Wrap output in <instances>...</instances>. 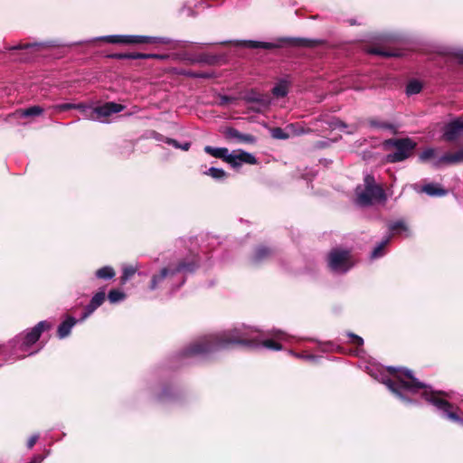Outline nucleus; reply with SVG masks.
Segmentation results:
<instances>
[{
	"mask_svg": "<svg viewBox=\"0 0 463 463\" xmlns=\"http://www.w3.org/2000/svg\"><path fill=\"white\" fill-rule=\"evenodd\" d=\"M256 331L244 326L232 330L205 335L187 348L186 354L197 355L227 348L231 345L241 344L250 347H265L272 350H280L281 345L278 341H287L289 335L280 330L269 333L271 339L259 341L253 336Z\"/></svg>",
	"mask_w": 463,
	"mask_h": 463,
	"instance_id": "nucleus-1",
	"label": "nucleus"
},
{
	"mask_svg": "<svg viewBox=\"0 0 463 463\" xmlns=\"http://www.w3.org/2000/svg\"><path fill=\"white\" fill-rule=\"evenodd\" d=\"M388 371L392 375V379L383 378L382 382L399 398L411 402L407 395H413L422 391L421 395L424 399L441 411L447 418L455 421L459 420L456 413L450 411L451 405L439 396L440 393L434 392L430 387L419 382L412 375L411 371L395 367H389Z\"/></svg>",
	"mask_w": 463,
	"mask_h": 463,
	"instance_id": "nucleus-2",
	"label": "nucleus"
},
{
	"mask_svg": "<svg viewBox=\"0 0 463 463\" xmlns=\"http://www.w3.org/2000/svg\"><path fill=\"white\" fill-rule=\"evenodd\" d=\"M194 265L180 262L175 266H169L161 269L160 273L153 276L150 289L157 288L165 281L171 288H177L184 283V272L193 271Z\"/></svg>",
	"mask_w": 463,
	"mask_h": 463,
	"instance_id": "nucleus-3",
	"label": "nucleus"
},
{
	"mask_svg": "<svg viewBox=\"0 0 463 463\" xmlns=\"http://www.w3.org/2000/svg\"><path fill=\"white\" fill-rule=\"evenodd\" d=\"M355 202L360 206H368L376 202L386 201V194L383 189L375 184L374 177L365 175L364 184L355 188Z\"/></svg>",
	"mask_w": 463,
	"mask_h": 463,
	"instance_id": "nucleus-4",
	"label": "nucleus"
},
{
	"mask_svg": "<svg viewBox=\"0 0 463 463\" xmlns=\"http://www.w3.org/2000/svg\"><path fill=\"white\" fill-rule=\"evenodd\" d=\"M388 144L395 147V151L386 156L387 162L390 163L401 162L408 158L416 146V143L410 138L389 140Z\"/></svg>",
	"mask_w": 463,
	"mask_h": 463,
	"instance_id": "nucleus-5",
	"label": "nucleus"
},
{
	"mask_svg": "<svg viewBox=\"0 0 463 463\" xmlns=\"http://www.w3.org/2000/svg\"><path fill=\"white\" fill-rule=\"evenodd\" d=\"M330 269L337 273H345L354 265L350 252L344 250H333L328 256Z\"/></svg>",
	"mask_w": 463,
	"mask_h": 463,
	"instance_id": "nucleus-6",
	"label": "nucleus"
},
{
	"mask_svg": "<svg viewBox=\"0 0 463 463\" xmlns=\"http://www.w3.org/2000/svg\"><path fill=\"white\" fill-rule=\"evenodd\" d=\"M225 162L233 167L241 165L242 164L255 165L257 163L256 157L243 150H234L232 153L227 152Z\"/></svg>",
	"mask_w": 463,
	"mask_h": 463,
	"instance_id": "nucleus-7",
	"label": "nucleus"
},
{
	"mask_svg": "<svg viewBox=\"0 0 463 463\" xmlns=\"http://www.w3.org/2000/svg\"><path fill=\"white\" fill-rule=\"evenodd\" d=\"M52 325L47 321L39 322L30 331H27L24 335L23 346H30L36 343L43 331L49 330Z\"/></svg>",
	"mask_w": 463,
	"mask_h": 463,
	"instance_id": "nucleus-8",
	"label": "nucleus"
},
{
	"mask_svg": "<svg viewBox=\"0 0 463 463\" xmlns=\"http://www.w3.org/2000/svg\"><path fill=\"white\" fill-rule=\"evenodd\" d=\"M123 109L124 106L115 102H107L102 106L95 107V115L98 117L96 121L105 122L106 118Z\"/></svg>",
	"mask_w": 463,
	"mask_h": 463,
	"instance_id": "nucleus-9",
	"label": "nucleus"
},
{
	"mask_svg": "<svg viewBox=\"0 0 463 463\" xmlns=\"http://www.w3.org/2000/svg\"><path fill=\"white\" fill-rule=\"evenodd\" d=\"M463 133V120L456 118L444 127L443 138L447 141H454Z\"/></svg>",
	"mask_w": 463,
	"mask_h": 463,
	"instance_id": "nucleus-10",
	"label": "nucleus"
},
{
	"mask_svg": "<svg viewBox=\"0 0 463 463\" xmlns=\"http://www.w3.org/2000/svg\"><path fill=\"white\" fill-rule=\"evenodd\" d=\"M170 43H171V40L169 38H165V37L127 35V44H137V43L168 44Z\"/></svg>",
	"mask_w": 463,
	"mask_h": 463,
	"instance_id": "nucleus-11",
	"label": "nucleus"
},
{
	"mask_svg": "<svg viewBox=\"0 0 463 463\" xmlns=\"http://www.w3.org/2000/svg\"><path fill=\"white\" fill-rule=\"evenodd\" d=\"M463 162V147L454 153H446L436 161L433 165L439 167L441 165H454Z\"/></svg>",
	"mask_w": 463,
	"mask_h": 463,
	"instance_id": "nucleus-12",
	"label": "nucleus"
},
{
	"mask_svg": "<svg viewBox=\"0 0 463 463\" xmlns=\"http://www.w3.org/2000/svg\"><path fill=\"white\" fill-rule=\"evenodd\" d=\"M105 300V292L99 291L96 293L90 304L87 306L85 312L80 319V321L85 320L90 315H91Z\"/></svg>",
	"mask_w": 463,
	"mask_h": 463,
	"instance_id": "nucleus-13",
	"label": "nucleus"
},
{
	"mask_svg": "<svg viewBox=\"0 0 463 463\" xmlns=\"http://www.w3.org/2000/svg\"><path fill=\"white\" fill-rule=\"evenodd\" d=\"M225 137L230 139H237L240 142L252 144L255 142V137L250 134H242L235 128H228L224 131Z\"/></svg>",
	"mask_w": 463,
	"mask_h": 463,
	"instance_id": "nucleus-14",
	"label": "nucleus"
},
{
	"mask_svg": "<svg viewBox=\"0 0 463 463\" xmlns=\"http://www.w3.org/2000/svg\"><path fill=\"white\" fill-rule=\"evenodd\" d=\"M78 320L74 317H69L65 321H63L58 327V336L60 338H64L68 336L71 333V328L76 325Z\"/></svg>",
	"mask_w": 463,
	"mask_h": 463,
	"instance_id": "nucleus-15",
	"label": "nucleus"
},
{
	"mask_svg": "<svg viewBox=\"0 0 463 463\" xmlns=\"http://www.w3.org/2000/svg\"><path fill=\"white\" fill-rule=\"evenodd\" d=\"M421 192L430 196H444L447 194V191L436 184H428L423 185Z\"/></svg>",
	"mask_w": 463,
	"mask_h": 463,
	"instance_id": "nucleus-16",
	"label": "nucleus"
},
{
	"mask_svg": "<svg viewBox=\"0 0 463 463\" xmlns=\"http://www.w3.org/2000/svg\"><path fill=\"white\" fill-rule=\"evenodd\" d=\"M115 57L119 59H164L165 55L160 54H151V53H140V52H133V53H122L117 54Z\"/></svg>",
	"mask_w": 463,
	"mask_h": 463,
	"instance_id": "nucleus-17",
	"label": "nucleus"
},
{
	"mask_svg": "<svg viewBox=\"0 0 463 463\" xmlns=\"http://www.w3.org/2000/svg\"><path fill=\"white\" fill-rule=\"evenodd\" d=\"M204 151H205V153H207L208 155H210L213 157L221 158L223 161H225L228 149L225 147H213L211 146H206L204 147Z\"/></svg>",
	"mask_w": 463,
	"mask_h": 463,
	"instance_id": "nucleus-18",
	"label": "nucleus"
},
{
	"mask_svg": "<svg viewBox=\"0 0 463 463\" xmlns=\"http://www.w3.org/2000/svg\"><path fill=\"white\" fill-rule=\"evenodd\" d=\"M100 40L109 43H122L127 44V35H107L93 39L92 41Z\"/></svg>",
	"mask_w": 463,
	"mask_h": 463,
	"instance_id": "nucleus-19",
	"label": "nucleus"
},
{
	"mask_svg": "<svg viewBox=\"0 0 463 463\" xmlns=\"http://www.w3.org/2000/svg\"><path fill=\"white\" fill-rule=\"evenodd\" d=\"M115 276L114 269L109 266H105L96 271V277L101 279H110Z\"/></svg>",
	"mask_w": 463,
	"mask_h": 463,
	"instance_id": "nucleus-20",
	"label": "nucleus"
},
{
	"mask_svg": "<svg viewBox=\"0 0 463 463\" xmlns=\"http://www.w3.org/2000/svg\"><path fill=\"white\" fill-rule=\"evenodd\" d=\"M272 93L276 97H285L288 94V83L285 80L279 82L273 89Z\"/></svg>",
	"mask_w": 463,
	"mask_h": 463,
	"instance_id": "nucleus-21",
	"label": "nucleus"
},
{
	"mask_svg": "<svg viewBox=\"0 0 463 463\" xmlns=\"http://www.w3.org/2000/svg\"><path fill=\"white\" fill-rule=\"evenodd\" d=\"M270 135L275 139H288L290 137V133H288L287 127L285 128H274L270 130Z\"/></svg>",
	"mask_w": 463,
	"mask_h": 463,
	"instance_id": "nucleus-22",
	"label": "nucleus"
},
{
	"mask_svg": "<svg viewBox=\"0 0 463 463\" xmlns=\"http://www.w3.org/2000/svg\"><path fill=\"white\" fill-rule=\"evenodd\" d=\"M390 236L386 237L381 243H379L372 251L371 258L376 259L383 255V249L390 241Z\"/></svg>",
	"mask_w": 463,
	"mask_h": 463,
	"instance_id": "nucleus-23",
	"label": "nucleus"
},
{
	"mask_svg": "<svg viewBox=\"0 0 463 463\" xmlns=\"http://www.w3.org/2000/svg\"><path fill=\"white\" fill-rule=\"evenodd\" d=\"M422 85L418 80H411L407 84L406 93L407 95H414L420 92Z\"/></svg>",
	"mask_w": 463,
	"mask_h": 463,
	"instance_id": "nucleus-24",
	"label": "nucleus"
},
{
	"mask_svg": "<svg viewBox=\"0 0 463 463\" xmlns=\"http://www.w3.org/2000/svg\"><path fill=\"white\" fill-rule=\"evenodd\" d=\"M125 297L126 296H125L124 292L118 290V289H112L109 291L108 298L110 303L114 304V303H118L119 301L124 300Z\"/></svg>",
	"mask_w": 463,
	"mask_h": 463,
	"instance_id": "nucleus-25",
	"label": "nucleus"
},
{
	"mask_svg": "<svg viewBox=\"0 0 463 463\" xmlns=\"http://www.w3.org/2000/svg\"><path fill=\"white\" fill-rule=\"evenodd\" d=\"M206 175L212 176L213 178L216 180L222 179L226 176V173L221 169L216 167H210L206 172Z\"/></svg>",
	"mask_w": 463,
	"mask_h": 463,
	"instance_id": "nucleus-26",
	"label": "nucleus"
},
{
	"mask_svg": "<svg viewBox=\"0 0 463 463\" xmlns=\"http://www.w3.org/2000/svg\"><path fill=\"white\" fill-rule=\"evenodd\" d=\"M43 109L40 106H33L22 111L23 117L38 116L42 114Z\"/></svg>",
	"mask_w": 463,
	"mask_h": 463,
	"instance_id": "nucleus-27",
	"label": "nucleus"
},
{
	"mask_svg": "<svg viewBox=\"0 0 463 463\" xmlns=\"http://www.w3.org/2000/svg\"><path fill=\"white\" fill-rule=\"evenodd\" d=\"M136 272H137V268H135L133 266L125 267L123 269L121 283L125 284Z\"/></svg>",
	"mask_w": 463,
	"mask_h": 463,
	"instance_id": "nucleus-28",
	"label": "nucleus"
},
{
	"mask_svg": "<svg viewBox=\"0 0 463 463\" xmlns=\"http://www.w3.org/2000/svg\"><path fill=\"white\" fill-rule=\"evenodd\" d=\"M288 133H290V137L295 136H299L305 133L304 128L298 124H289L287 126Z\"/></svg>",
	"mask_w": 463,
	"mask_h": 463,
	"instance_id": "nucleus-29",
	"label": "nucleus"
},
{
	"mask_svg": "<svg viewBox=\"0 0 463 463\" xmlns=\"http://www.w3.org/2000/svg\"><path fill=\"white\" fill-rule=\"evenodd\" d=\"M82 115L85 118L93 121H96V118H98V117L95 115V108L88 105L83 108Z\"/></svg>",
	"mask_w": 463,
	"mask_h": 463,
	"instance_id": "nucleus-30",
	"label": "nucleus"
},
{
	"mask_svg": "<svg viewBox=\"0 0 463 463\" xmlns=\"http://www.w3.org/2000/svg\"><path fill=\"white\" fill-rule=\"evenodd\" d=\"M390 230L398 233L405 232L408 235V227L402 222H397L390 226Z\"/></svg>",
	"mask_w": 463,
	"mask_h": 463,
	"instance_id": "nucleus-31",
	"label": "nucleus"
},
{
	"mask_svg": "<svg viewBox=\"0 0 463 463\" xmlns=\"http://www.w3.org/2000/svg\"><path fill=\"white\" fill-rule=\"evenodd\" d=\"M246 45L250 48H262V49H270L274 47L272 43H263V42H253L250 41L246 43Z\"/></svg>",
	"mask_w": 463,
	"mask_h": 463,
	"instance_id": "nucleus-32",
	"label": "nucleus"
},
{
	"mask_svg": "<svg viewBox=\"0 0 463 463\" xmlns=\"http://www.w3.org/2000/svg\"><path fill=\"white\" fill-rule=\"evenodd\" d=\"M269 254V249H267L265 247H260L259 249H257V250L255 252L254 260L256 261H260V260H263Z\"/></svg>",
	"mask_w": 463,
	"mask_h": 463,
	"instance_id": "nucleus-33",
	"label": "nucleus"
},
{
	"mask_svg": "<svg viewBox=\"0 0 463 463\" xmlns=\"http://www.w3.org/2000/svg\"><path fill=\"white\" fill-rule=\"evenodd\" d=\"M435 156V149L433 148H427L425 149L420 155V159L421 161H427L429 159H431Z\"/></svg>",
	"mask_w": 463,
	"mask_h": 463,
	"instance_id": "nucleus-34",
	"label": "nucleus"
},
{
	"mask_svg": "<svg viewBox=\"0 0 463 463\" xmlns=\"http://www.w3.org/2000/svg\"><path fill=\"white\" fill-rule=\"evenodd\" d=\"M75 107V104L72 103H64V104H59L53 107V109L57 111H65L68 109H71Z\"/></svg>",
	"mask_w": 463,
	"mask_h": 463,
	"instance_id": "nucleus-35",
	"label": "nucleus"
},
{
	"mask_svg": "<svg viewBox=\"0 0 463 463\" xmlns=\"http://www.w3.org/2000/svg\"><path fill=\"white\" fill-rule=\"evenodd\" d=\"M371 126L372 127H374V128H385V129H389V128H392V126L388 123H381V122H377L375 120H372L370 122Z\"/></svg>",
	"mask_w": 463,
	"mask_h": 463,
	"instance_id": "nucleus-36",
	"label": "nucleus"
},
{
	"mask_svg": "<svg viewBox=\"0 0 463 463\" xmlns=\"http://www.w3.org/2000/svg\"><path fill=\"white\" fill-rule=\"evenodd\" d=\"M330 128H345L346 125L338 119H335L329 123Z\"/></svg>",
	"mask_w": 463,
	"mask_h": 463,
	"instance_id": "nucleus-37",
	"label": "nucleus"
},
{
	"mask_svg": "<svg viewBox=\"0 0 463 463\" xmlns=\"http://www.w3.org/2000/svg\"><path fill=\"white\" fill-rule=\"evenodd\" d=\"M348 335H349L351 338H353V343H354V344H355V345H359V346H361V345H364V340H363V338H362V337H360L359 335H356L352 334V333H350Z\"/></svg>",
	"mask_w": 463,
	"mask_h": 463,
	"instance_id": "nucleus-38",
	"label": "nucleus"
},
{
	"mask_svg": "<svg viewBox=\"0 0 463 463\" xmlns=\"http://www.w3.org/2000/svg\"><path fill=\"white\" fill-rule=\"evenodd\" d=\"M370 53H373V54H378V55H382V56H392L393 54L391 53V52H383L377 48H373L369 51Z\"/></svg>",
	"mask_w": 463,
	"mask_h": 463,
	"instance_id": "nucleus-39",
	"label": "nucleus"
},
{
	"mask_svg": "<svg viewBox=\"0 0 463 463\" xmlns=\"http://www.w3.org/2000/svg\"><path fill=\"white\" fill-rule=\"evenodd\" d=\"M38 438H39L38 435H33L32 437H30V439H28V442H27L28 449H32L34 446V444L38 440Z\"/></svg>",
	"mask_w": 463,
	"mask_h": 463,
	"instance_id": "nucleus-40",
	"label": "nucleus"
},
{
	"mask_svg": "<svg viewBox=\"0 0 463 463\" xmlns=\"http://www.w3.org/2000/svg\"><path fill=\"white\" fill-rule=\"evenodd\" d=\"M190 146H191V144L189 142H185V143L180 145L179 148L184 151H187L190 148Z\"/></svg>",
	"mask_w": 463,
	"mask_h": 463,
	"instance_id": "nucleus-41",
	"label": "nucleus"
},
{
	"mask_svg": "<svg viewBox=\"0 0 463 463\" xmlns=\"http://www.w3.org/2000/svg\"><path fill=\"white\" fill-rule=\"evenodd\" d=\"M167 143L175 146V148H179L180 144L175 139H168Z\"/></svg>",
	"mask_w": 463,
	"mask_h": 463,
	"instance_id": "nucleus-42",
	"label": "nucleus"
},
{
	"mask_svg": "<svg viewBox=\"0 0 463 463\" xmlns=\"http://www.w3.org/2000/svg\"><path fill=\"white\" fill-rule=\"evenodd\" d=\"M457 57L458 59V61L463 63V51H459L458 53H457Z\"/></svg>",
	"mask_w": 463,
	"mask_h": 463,
	"instance_id": "nucleus-43",
	"label": "nucleus"
},
{
	"mask_svg": "<svg viewBox=\"0 0 463 463\" xmlns=\"http://www.w3.org/2000/svg\"><path fill=\"white\" fill-rule=\"evenodd\" d=\"M84 107H86V105L84 104H75V107L73 109H80L82 112Z\"/></svg>",
	"mask_w": 463,
	"mask_h": 463,
	"instance_id": "nucleus-44",
	"label": "nucleus"
},
{
	"mask_svg": "<svg viewBox=\"0 0 463 463\" xmlns=\"http://www.w3.org/2000/svg\"><path fill=\"white\" fill-rule=\"evenodd\" d=\"M299 42L301 45H309V43H311V41L308 40H300Z\"/></svg>",
	"mask_w": 463,
	"mask_h": 463,
	"instance_id": "nucleus-45",
	"label": "nucleus"
},
{
	"mask_svg": "<svg viewBox=\"0 0 463 463\" xmlns=\"http://www.w3.org/2000/svg\"><path fill=\"white\" fill-rule=\"evenodd\" d=\"M305 357L307 358V359H313L312 355H308V356H305Z\"/></svg>",
	"mask_w": 463,
	"mask_h": 463,
	"instance_id": "nucleus-46",
	"label": "nucleus"
}]
</instances>
